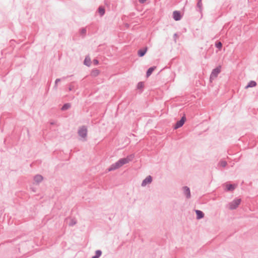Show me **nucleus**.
Listing matches in <instances>:
<instances>
[{"mask_svg": "<svg viewBox=\"0 0 258 258\" xmlns=\"http://www.w3.org/2000/svg\"><path fill=\"white\" fill-rule=\"evenodd\" d=\"M124 165V162L122 160L121 158L116 162L115 163L112 164L108 169V171H111L117 169Z\"/></svg>", "mask_w": 258, "mask_h": 258, "instance_id": "nucleus-1", "label": "nucleus"}, {"mask_svg": "<svg viewBox=\"0 0 258 258\" xmlns=\"http://www.w3.org/2000/svg\"><path fill=\"white\" fill-rule=\"evenodd\" d=\"M78 134L80 137L83 138L84 141H86V138L87 135V128L85 125H83L79 128L78 131Z\"/></svg>", "mask_w": 258, "mask_h": 258, "instance_id": "nucleus-2", "label": "nucleus"}, {"mask_svg": "<svg viewBox=\"0 0 258 258\" xmlns=\"http://www.w3.org/2000/svg\"><path fill=\"white\" fill-rule=\"evenodd\" d=\"M241 199H234L233 201H232L231 202H230L229 204V208L230 210H234L236 209L239 205L241 203Z\"/></svg>", "mask_w": 258, "mask_h": 258, "instance_id": "nucleus-3", "label": "nucleus"}, {"mask_svg": "<svg viewBox=\"0 0 258 258\" xmlns=\"http://www.w3.org/2000/svg\"><path fill=\"white\" fill-rule=\"evenodd\" d=\"M221 72V67L219 66L215 69H213L211 76H210V81H212V80L215 79L216 78L218 75V74Z\"/></svg>", "mask_w": 258, "mask_h": 258, "instance_id": "nucleus-4", "label": "nucleus"}, {"mask_svg": "<svg viewBox=\"0 0 258 258\" xmlns=\"http://www.w3.org/2000/svg\"><path fill=\"white\" fill-rule=\"evenodd\" d=\"M185 120H186V117L184 115L181 118V119L179 120H178L176 122V123H175V124L174 126V129L176 130V129L181 127L184 124Z\"/></svg>", "mask_w": 258, "mask_h": 258, "instance_id": "nucleus-5", "label": "nucleus"}, {"mask_svg": "<svg viewBox=\"0 0 258 258\" xmlns=\"http://www.w3.org/2000/svg\"><path fill=\"white\" fill-rule=\"evenodd\" d=\"M182 190L184 195L186 197L187 199H189L191 197L190 195V190L188 187L187 186H184L182 187Z\"/></svg>", "mask_w": 258, "mask_h": 258, "instance_id": "nucleus-6", "label": "nucleus"}, {"mask_svg": "<svg viewBox=\"0 0 258 258\" xmlns=\"http://www.w3.org/2000/svg\"><path fill=\"white\" fill-rule=\"evenodd\" d=\"M152 181V177L151 175L148 176L145 179H144L142 183V186H145L147 184H150Z\"/></svg>", "mask_w": 258, "mask_h": 258, "instance_id": "nucleus-7", "label": "nucleus"}, {"mask_svg": "<svg viewBox=\"0 0 258 258\" xmlns=\"http://www.w3.org/2000/svg\"><path fill=\"white\" fill-rule=\"evenodd\" d=\"M173 18L175 21H179L181 19V15L179 11H175L173 13Z\"/></svg>", "mask_w": 258, "mask_h": 258, "instance_id": "nucleus-8", "label": "nucleus"}, {"mask_svg": "<svg viewBox=\"0 0 258 258\" xmlns=\"http://www.w3.org/2000/svg\"><path fill=\"white\" fill-rule=\"evenodd\" d=\"M134 158V154H131L127 156L126 158H121L122 160H123L124 162V164L128 163L129 162L131 161L133 158Z\"/></svg>", "mask_w": 258, "mask_h": 258, "instance_id": "nucleus-9", "label": "nucleus"}, {"mask_svg": "<svg viewBox=\"0 0 258 258\" xmlns=\"http://www.w3.org/2000/svg\"><path fill=\"white\" fill-rule=\"evenodd\" d=\"M147 47H145L143 49H140L138 51V54L140 57H143L146 54L147 51Z\"/></svg>", "mask_w": 258, "mask_h": 258, "instance_id": "nucleus-10", "label": "nucleus"}, {"mask_svg": "<svg viewBox=\"0 0 258 258\" xmlns=\"http://www.w3.org/2000/svg\"><path fill=\"white\" fill-rule=\"evenodd\" d=\"M195 212L197 215V219H201L204 217V214L202 211L199 210H196Z\"/></svg>", "mask_w": 258, "mask_h": 258, "instance_id": "nucleus-11", "label": "nucleus"}, {"mask_svg": "<svg viewBox=\"0 0 258 258\" xmlns=\"http://www.w3.org/2000/svg\"><path fill=\"white\" fill-rule=\"evenodd\" d=\"M202 7L203 4L202 3V0H198L197 6H196V10L197 11L201 12L202 11Z\"/></svg>", "mask_w": 258, "mask_h": 258, "instance_id": "nucleus-12", "label": "nucleus"}, {"mask_svg": "<svg viewBox=\"0 0 258 258\" xmlns=\"http://www.w3.org/2000/svg\"><path fill=\"white\" fill-rule=\"evenodd\" d=\"M43 178L42 175L37 174L34 176V180L36 182H37V183H39L42 181V180H43Z\"/></svg>", "mask_w": 258, "mask_h": 258, "instance_id": "nucleus-13", "label": "nucleus"}, {"mask_svg": "<svg viewBox=\"0 0 258 258\" xmlns=\"http://www.w3.org/2000/svg\"><path fill=\"white\" fill-rule=\"evenodd\" d=\"M155 69L156 67H152L149 68L146 73L147 77H149L152 74V73L155 70Z\"/></svg>", "mask_w": 258, "mask_h": 258, "instance_id": "nucleus-14", "label": "nucleus"}, {"mask_svg": "<svg viewBox=\"0 0 258 258\" xmlns=\"http://www.w3.org/2000/svg\"><path fill=\"white\" fill-rule=\"evenodd\" d=\"M71 107V104L70 103H67L63 105L62 107L61 108V110L65 111L69 109H70Z\"/></svg>", "mask_w": 258, "mask_h": 258, "instance_id": "nucleus-15", "label": "nucleus"}, {"mask_svg": "<svg viewBox=\"0 0 258 258\" xmlns=\"http://www.w3.org/2000/svg\"><path fill=\"white\" fill-rule=\"evenodd\" d=\"M256 83L254 81H250L248 83V84L247 85V86H246V88H251V87H255L256 86Z\"/></svg>", "mask_w": 258, "mask_h": 258, "instance_id": "nucleus-16", "label": "nucleus"}, {"mask_svg": "<svg viewBox=\"0 0 258 258\" xmlns=\"http://www.w3.org/2000/svg\"><path fill=\"white\" fill-rule=\"evenodd\" d=\"M98 13H99L100 16H103L105 14V9L103 7H99L98 9Z\"/></svg>", "mask_w": 258, "mask_h": 258, "instance_id": "nucleus-17", "label": "nucleus"}, {"mask_svg": "<svg viewBox=\"0 0 258 258\" xmlns=\"http://www.w3.org/2000/svg\"><path fill=\"white\" fill-rule=\"evenodd\" d=\"M84 64L88 67H89L91 65V59L88 57H86L84 61Z\"/></svg>", "mask_w": 258, "mask_h": 258, "instance_id": "nucleus-18", "label": "nucleus"}, {"mask_svg": "<svg viewBox=\"0 0 258 258\" xmlns=\"http://www.w3.org/2000/svg\"><path fill=\"white\" fill-rule=\"evenodd\" d=\"M235 189V186L233 184H229L226 185V189L228 191H232Z\"/></svg>", "mask_w": 258, "mask_h": 258, "instance_id": "nucleus-19", "label": "nucleus"}, {"mask_svg": "<svg viewBox=\"0 0 258 258\" xmlns=\"http://www.w3.org/2000/svg\"><path fill=\"white\" fill-rule=\"evenodd\" d=\"M100 73V72L97 69L93 70L91 72V75L93 77H96L98 76Z\"/></svg>", "mask_w": 258, "mask_h": 258, "instance_id": "nucleus-20", "label": "nucleus"}, {"mask_svg": "<svg viewBox=\"0 0 258 258\" xmlns=\"http://www.w3.org/2000/svg\"><path fill=\"white\" fill-rule=\"evenodd\" d=\"M215 46L219 49H221L222 47V44L220 41H217L215 43Z\"/></svg>", "mask_w": 258, "mask_h": 258, "instance_id": "nucleus-21", "label": "nucleus"}, {"mask_svg": "<svg viewBox=\"0 0 258 258\" xmlns=\"http://www.w3.org/2000/svg\"><path fill=\"white\" fill-rule=\"evenodd\" d=\"M219 164L221 166H222V167H226V165H227V162H226V161H223V160H222V161H221L219 162Z\"/></svg>", "mask_w": 258, "mask_h": 258, "instance_id": "nucleus-22", "label": "nucleus"}, {"mask_svg": "<svg viewBox=\"0 0 258 258\" xmlns=\"http://www.w3.org/2000/svg\"><path fill=\"white\" fill-rule=\"evenodd\" d=\"M144 87V83L142 82L138 83L137 85V88L138 89H141Z\"/></svg>", "mask_w": 258, "mask_h": 258, "instance_id": "nucleus-23", "label": "nucleus"}, {"mask_svg": "<svg viewBox=\"0 0 258 258\" xmlns=\"http://www.w3.org/2000/svg\"><path fill=\"white\" fill-rule=\"evenodd\" d=\"M77 223V221L75 219H71L70 222L69 223V225L70 226H74Z\"/></svg>", "mask_w": 258, "mask_h": 258, "instance_id": "nucleus-24", "label": "nucleus"}, {"mask_svg": "<svg viewBox=\"0 0 258 258\" xmlns=\"http://www.w3.org/2000/svg\"><path fill=\"white\" fill-rule=\"evenodd\" d=\"M61 80V79H56L55 81V84H54V86L53 87V88L55 89H57V84H58V83L59 82H60Z\"/></svg>", "mask_w": 258, "mask_h": 258, "instance_id": "nucleus-25", "label": "nucleus"}, {"mask_svg": "<svg viewBox=\"0 0 258 258\" xmlns=\"http://www.w3.org/2000/svg\"><path fill=\"white\" fill-rule=\"evenodd\" d=\"M86 28H82L81 30H80V33L81 34H82V35H85L86 33Z\"/></svg>", "mask_w": 258, "mask_h": 258, "instance_id": "nucleus-26", "label": "nucleus"}, {"mask_svg": "<svg viewBox=\"0 0 258 258\" xmlns=\"http://www.w3.org/2000/svg\"><path fill=\"white\" fill-rule=\"evenodd\" d=\"M101 254L102 251L100 250H97L95 252V254L99 257L101 255Z\"/></svg>", "mask_w": 258, "mask_h": 258, "instance_id": "nucleus-27", "label": "nucleus"}, {"mask_svg": "<svg viewBox=\"0 0 258 258\" xmlns=\"http://www.w3.org/2000/svg\"><path fill=\"white\" fill-rule=\"evenodd\" d=\"M73 84V83H72L70 85V86H69V91H71L74 90V89L75 88V86H74V85Z\"/></svg>", "mask_w": 258, "mask_h": 258, "instance_id": "nucleus-28", "label": "nucleus"}, {"mask_svg": "<svg viewBox=\"0 0 258 258\" xmlns=\"http://www.w3.org/2000/svg\"><path fill=\"white\" fill-rule=\"evenodd\" d=\"M93 63L94 65H97L99 63V61L97 59H94L93 60Z\"/></svg>", "mask_w": 258, "mask_h": 258, "instance_id": "nucleus-29", "label": "nucleus"}, {"mask_svg": "<svg viewBox=\"0 0 258 258\" xmlns=\"http://www.w3.org/2000/svg\"><path fill=\"white\" fill-rule=\"evenodd\" d=\"M147 0H139V2L141 4H144Z\"/></svg>", "mask_w": 258, "mask_h": 258, "instance_id": "nucleus-30", "label": "nucleus"}, {"mask_svg": "<svg viewBox=\"0 0 258 258\" xmlns=\"http://www.w3.org/2000/svg\"><path fill=\"white\" fill-rule=\"evenodd\" d=\"M92 258H99L96 254L92 257Z\"/></svg>", "mask_w": 258, "mask_h": 258, "instance_id": "nucleus-31", "label": "nucleus"}, {"mask_svg": "<svg viewBox=\"0 0 258 258\" xmlns=\"http://www.w3.org/2000/svg\"><path fill=\"white\" fill-rule=\"evenodd\" d=\"M66 78H67V77H62V79H61L63 80V79H65Z\"/></svg>", "mask_w": 258, "mask_h": 258, "instance_id": "nucleus-32", "label": "nucleus"}, {"mask_svg": "<svg viewBox=\"0 0 258 258\" xmlns=\"http://www.w3.org/2000/svg\"><path fill=\"white\" fill-rule=\"evenodd\" d=\"M176 36H177V34H174V37H176Z\"/></svg>", "mask_w": 258, "mask_h": 258, "instance_id": "nucleus-33", "label": "nucleus"}, {"mask_svg": "<svg viewBox=\"0 0 258 258\" xmlns=\"http://www.w3.org/2000/svg\"><path fill=\"white\" fill-rule=\"evenodd\" d=\"M50 123H51V124H54V123L53 122H52Z\"/></svg>", "mask_w": 258, "mask_h": 258, "instance_id": "nucleus-34", "label": "nucleus"}]
</instances>
